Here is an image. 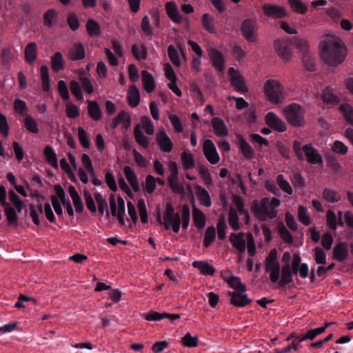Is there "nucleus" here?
<instances>
[{"instance_id":"1","label":"nucleus","mask_w":353,"mask_h":353,"mask_svg":"<svg viewBox=\"0 0 353 353\" xmlns=\"http://www.w3.org/2000/svg\"><path fill=\"white\" fill-rule=\"evenodd\" d=\"M321 57L324 62L335 66L341 63L347 55L345 43L338 37L329 35L320 43Z\"/></svg>"},{"instance_id":"2","label":"nucleus","mask_w":353,"mask_h":353,"mask_svg":"<svg viewBox=\"0 0 353 353\" xmlns=\"http://www.w3.org/2000/svg\"><path fill=\"white\" fill-rule=\"evenodd\" d=\"M281 205V201L277 198L272 200L268 197L261 199L259 202L254 200L251 203V211L260 221H265L267 219H274L277 216L276 208Z\"/></svg>"},{"instance_id":"3","label":"nucleus","mask_w":353,"mask_h":353,"mask_svg":"<svg viewBox=\"0 0 353 353\" xmlns=\"http://www.w3.org/2000/svg\"><path fill=\"white\" fill-rule=\"evenodd\" d=\"M224 279L232 288L235 290V291L228 292L230 297V304L235 307H243L252 303V300L245 293L246 286L241 283L239 277L231 275L230 276L224 277Z\"/></svg>"},{"instance_id":"4","label":"nucleus","mask_w":353,"mask_h":353,"mask_svg":"<svg viewBox=\"0 0 353 353\" xmlns=\"http://www.w3.org/2000/svg\"><path fill=\"white\" fill-rule=\"evenodd\" d=\"M299 49L302 54L309 52L308 41L305 39L294 37L288 40L277 39L274 41V48L278 55L285 61H289L292 57V46Z\"/></svg>"},{"instance_id":"5","label":"nucleus","mask_w":353,"mask_h":353,"mask_svg":"<svg viewBox=\"0 0 353 353\" xmlns=\"http://www.w3.org/2000/svg\"><path fill=\"white\" fill-rule=\"evenodd\" d=\"M263 92L267 100L272 104L279 105L285 100L284 88L278 80H267L263 85Z\"/></svg>"},{"instance_id":"6","label":"nucleus","mask_w":353,"mask_h":353,"mask_svg":"<svg viewBox=\"0 0 353 353\" xmlns=\"http://www.w3.org/2000/svg\"><path fill=\"white\" fill-rule=\"evenodd\" d=\"M283 114L287 121L294 128L302 127L305 124V109L300 104L292 103L285 106Z\"/></svg>"},{"instance_id":"7","label":"nucleus","mask_w":353,"mask_h":353,"mask_svg":"<svg viewBox=\"0 0 353 353\" xmlns=\"http://www.w3.org/2000/svg\"><path fill=\"white\" fill-rule=\"evenodd\" d=\"M259 26L254 18H247L242 21L240 31L243 37L248 43H256L258 40Z\"/></svg>"},{"instance_id":"8","label":"nucleus","mask_w":353,"mask_h":353,"mask_svg":"<svg viewBox=\"0 0 353 353\" xmlns=\"http://www.w3.org/2000/svg\"><path fill=\"white\" fill-rule=\"evenodd\" d=\"M228 75L230 76L231 85L235 91L243 94L248 92L245 79L237 70L233 67L229 68Z\"/></svg>"},{"instance_id":"9","label":"nucleus","mask_w":353,"mask_h":353,"mask_svg":"<svg viewBox=\"0 0 353 353\" xmlns=\"http://www.w3.org/2000/svg\"><path fill=\"white\" fill-rule=\"evenodd\" d=\"M156 141L159 149L163 152H170L173 149V143L167 135L164 128H161L156 134Z\"/></svg>"},{"instance_id":"10","label":"nucleus","mask_w":353,"mask_h":353,"mask_svg":"<svg viewBox=\"0 0 353 353\" xmlns=\"http://www.w3.org/2000/svg\"><path fill=\"white\" fill-rule=\"evenodd\" d=\"M264 14L274 19H283L287 15L285 9L280 6L265 3L262 7Z\"/></svg>"},{"instance_id":"11","label":"nucleus","mask_w":353,"mask_h":353,"mask_svg":"<svg viewBox=\"0 0 353 353\" xmlns=\"http://www.w3.org/2000/svg\"><path fill=\"white\" fill-rule=\"evenodd\" d=\"M265 121L270 128L277 132H283L287 130L285 122L273 112H269L266 114Z\"/></svg>"},{"instance_id":"12","label":"nucleus","mask_w":353,"mask_h":353,"mask_svg":"<svg viewBox=\"0 0 353 353\" xmlns=\"http://www.w3.org/2000/svg\"><path fill=\"white\" fill-rule=\"evenodd\" d=\"M203 151L204 156L212 164H216L220 160L216 147L210 139H206L203 142Z\"/></svg>"},{"instance_id":"13","label":"nucleus","mask_w":353,"mask_h":353,"mask_svg":"<svg viewBox=\"0 0 353 353\" xmlns=\"http://www.w3.org/2000/svg\"><path fill=\"white\" fill-rule=\"evenodd\" d=\"M208 55L214 68L218 72H223L225 70V59L223 54L217 49L211 48L208 50Z\"/></svg>"},{"instance_id":"14","label":"nucleus","mask_w":353,"mask_h":353,"mask_svg":"<svg viewBox=\"0 0 353 353\" xmlns=\"http://www.w3.org/2000/svg\"><path fill=\"white\" fill-rule=\"evenodd\" d=\"M303 151L307 161L310 164L323 163V158L317 150L311 143L303 146Z\"/></svg>"},{"instance_id":"15","label":"nucleus","mask_w":353,"mask_h":353,"mask_svg":"<svg viewBox=\"0 0 353 353\" xmlns=\"http://www.w3.org/2000/svg\"><path fill=\"white\" fill-rule=\"evenodd\" d=\"M38 57V48L35 42H30L27 44L24 49V57L29 65H32Z\"/></svg>"},{"instance_id":"16","label":"nucleus","mask_w":353,"mask_h":353,"mask_svg":"<svg viewBox=\"0 0 353 353\" xmlns=\"http://www.w3.org/2000/svg\"><path fill=\"white\" fill-rule=\"evenodd\" d=\"M348 255L347 245L345 242L336 243L333 250V258L339 261L343 262L346 260Z\"/></svg>"},{"instance_id":"17","label":"nucleus","mask_w":353,"mask_h":353,"mask_svg":"<svg viewBox=\"0 0 353 353\" xmlns=\"http://www.w3.org/2000/svg\"><path fill=\"white\" fill-rule=\"evenodd\" d=\"M165 11L168 17L176 23H181L182 16L181 15L178 8L174 1H169L165 3Z\"/></svg>"},{"instance_id":"18","label":"nucleus","mask_w":353,"mask_h":353,"mask_svg":"<svg viewBox=\"0 0 353 353\" xmlns=\"http://www.w3.org/2000/svg\"><path fill=\"white\" fill-rule=\"evenodd\" d=\"M192 219L197 229L201 230L205 227L206 223L205 215L196 207L194 203L192 204Z\"/></svg>"},{"instance_id":"19","label":"nucleus","mask_w":353,"mask_h":353,"mask_svg":"<svg viewBox=\"0 0 353 353\" xmlns=\"http://www.w3.org/2000/svg\"><path fill=\"white\" fill-rule=\"evenodd\" d=\"M244 235L243 232L232 233L230 237V241L232 246L240 252H244L246 248L245 241L243 239Z\"/></svg>"},{"instance_id":"20","label":"nucleus","mask_w":353,"mask_h":353,"mask_svg":"<svg viewBox=\"0 0 353 353\" xmlns=\"http://www.w3.org/2000/svg\"><path fill=\"white\" fill-rule=\"evenodd\" d=\"M281 279L279 281V288L284 287L293 281L292 275L294 274L291 270L290 264H285L281 268Z\"/></svg>"},{"instance_id":"21","label":"nucleus","mask_w":353,"mask_h":353,"mask_svg":"<svg viewBox=\"0 0 353 353\" xmlns=\"http://www.w3.org/2000/svg\"><path fill=\"white\" fill-rule=\"evenodd\" d=\"M212 125L216 136L226 137L228 134V128L222 119L214 117L212 119Z\"/></svg>"},{"instance_id":"22","label":"nucleus","mask_w":353,"mask_h":353,"mask_svg":"<svg viewBox=\"0 0 353 353\" xmlns=\"http://www.w3.org/2000/svg\"><path fill=\"white\" fill-rule=\"evenodd\" d=\"M88 104V115L95 121H98L102 118V113L99 105L95 101H86Z\"/></svg>"},{"instance_id":"23","label":"nucleus","mask_w":353,"mask_h":353,"mask_svg":"<svg viewBox=\"0 0 353 353\" xmlns=\"http://www.w3.org/2000/svg\"><path fill=\"white\" fill-rule=\"evenodd\" d=\"M321 99L327 105L334 106L339 103V97L334 94L330 87H326L321 93Z\"/></svg>"},{"instance_id":"24","label":"nucleus","mask_w":353,"mask_h":353,"mask_svg":"<svg viewBox=\"0 0 353 353\" xmlns=\"http://www.w3.org/2000/svg\"><path fill=\"white\" fill-rule=\"evenodd\" d=\"M192 266L198 269L203 275L214 276L216 272L215 268L205 261H194Z\"/></svg>"},{"instance_id":"25","label":"nucleus","mask_w":353,"mask_h":353,"mask_svg":"<svg viewBox=\"0 0 353 353\" xmlns=\"http://www.w3.org/2000/svg\"><path fill=\"white\" fill-rule=\"evenodd\" d=\"M196 194L200 203L205 207H210L212 205L211 198L208 192L202 186L195 187Z\"/></svg>"},{"instance_id":"26","label":"nucleus","mask_w":353,"mask_h":353,"mask_svg":"<svg viewBox=\"0 0 353 353\" xmlns=\"http://www.w3.org/2000/svg\"><path fill=\"white\" fill-rule=\"evenodd\" d=\"M239 145L241 151L247 159H252L254 156V151L249 143L241 136H239Z\"/></svg>"},{"instance_id":"27","label":"nucleus","mask_w":353,"mask_h":353,"mask_svg":"<svg viewBox=\"0 0 353 353\" xmlns=\"http://www.w3.org/2000/svg\"><path fill=\"white\" fill-rule=\"evenodd\" d=\"M143 85L145 91L148 93L153 92L155 89V83L153 76L147 70H142Z\"/></svg>"},{"instance_id":"28","label":"nucleus","mask_w":353,"mask_h":353,"mask_svg":"<svg viewBox=\"0 0 353 353\" xmlns=\"http://www.w3.org/2000/svg\"><path fill=\"white\" fill-rule=\"evenodd\" d=\"M43 154L45 156L47 163L52 168L58 169V161L57 154L54 149L50 145H46L43 150Z\"/></svg>"},{"instance_id":"29","label":"nucleus","mask_w":353,"mask_h":353,"mask_svg":"<svg viewBox=\"0 0 353 353\" xmlns=\"http://www.w3.org/2000/svg\"><path fill=\"white\" fill-rule=\"evenodd\" d=\"M128 103L132 108H136L140 102V93L135 85H132L127 96Z\"/></svg>"},{"instance_id":"30","label":"nucleus","mask_w":353,"mask_h":353,"mask_svg":"<svg viewBox=\"0 0 353 353\" xmlns=\"http://www.w3.org/2000/svg\"><path fill=\"white\" fill-rule=\"evenodd\" d=\"M201 23L203 27L209 33L215 34L216 30L214 27V19L212 16L208 13H204L201 17Z\"/></svg>"},{"instance_id":"31","label":"nucleus","mask_w":353,"mask_h":353,"mask_svg":"<svg viewBox=\"0 0 353 353\" xmlns=\"http://www.w3.org/2000/svg\"><path fill=\"white\" fill-rule=\"evenodd\" d=\"M85 57L84 45L81 43L75 44L70 50V58L72 61L82 60Z\"/></svg>"},{"instance_id":"32","label":"nucleus","mask_w":353,"mask_h":353,"mask_svg":"<svg viewBox=\"0 0 353 353\" xmlns=\"http://www.w3.org/2000/svg\"><path fill=\"white\" fill-rule=\"evenodd\" d=\"M23 127L29 132L32 134H38L39 132V128L37 123L34 119L30 115H26L23 119Z\"/></svg>"},{"instance_id":"33","label":"nucleus","mask_w":353,"mask_h":353,"mask_svg":"<svg viewBox=\"0 0 353 353\" xmlns=\"http://www.w3.org/2000/svg\"><path fill=\"white\" fill-rule=\"evenodd\" d=\"M51 66L54 72H59L64 68V60L60 52H57L51 58Z\"/></svg>"},{"instance_id":"34","label":"nucleus","mask_w":353,"mask_h":353,"mask_svg":"<svg viewBox=\"0 0 353 353\" xmlns=\"http://www.w3.org/2000/svg\"><path fill=\"white\" fill-rule=\"evenodd\" d=\"M302 62L305 70L310 72L316 70L315 59L310 52L302 54Z\"/></svg>"},{"instance_id":"35","label":"nucleus","mask_w":353,"mask_h":353,"mask_svg":"<svg viewBox=\"0 0 353 353\" xmlns=\"http://www.w3.org/2000/svg\"><path fill=\"white\" fill-rule=\"evenodd\" d=\"M85 28L90 37H98L101 34V27L94 19H89L87 21Z\"/></svg>"},{"instance_id":"36","label":"nucleus","mask_w":353,"mask_h":353,"mask_svg":"<svg viewBox=\"0 0 353 353\" xmlns=\"http://www.w3.org/2000/svg\"><path fill=\"white\" fill-rule=\"evenodd\" d=\"M4 212L9 225H17L18 216L14 209L10 205L4 207Z\"/></svg>"},{"instance_id":"37","label":"nucleus","mask_w":353,"mask_h":353,"mask_svg":"<svg viewBox=\"0 0 353 353\" xmlns=\"http://www.w3.org/2000/svg\"><path fill=\"white\" fill-rule=\"evenodd\" d=\"M181 161L183 168L185 170H189L192 169L194 165V160L193 155L190 152L184 151L181 153Z\"/></svg>"},{"instance_id":"38","label":"nucleus","mask_w":353,"mask_h":353,"mask_svg":"<svg viewBox=\"0 0 353 353\" xmlns=\"http://www.w3.org/2000/svg\"><path fill=\"white\" fill-rule=\"evenodd\" d=\"M134 134L136 141L144 148H148L149 146V140L139 129V124H137L134 128Z\"/></svg>"},{"instance_id":"39","label":"nucleus","mask_w":353,"mask_h":353,"mask_svg":"<svg viewBox=\"0 0 353 353\" xmlns=\"http://www.w3.org/2000/svg\"><path fill=\"white\" fill-rule=\"evenodd\" d=\"M141 29L146 37H150V39H152L154 35L153 28L150 24V19L148 15H145L142 18Z\"/></svg>"},{"instance_id":"40","label":"nucleus","mask_w":353,"mask_h":353,"mask_svg":"<svg viewBox=\"0 0 353 353\" xmlns=\"http://www.w3.org/2000/svg\"><path fill=\"white\" fill-rule=\"evenodd\" d=\"M57 20V12L54 9H49L43 14V24L51 28L54 26L53 21Z\"/></svg>"},{"instance_id":"41","label":"nucleus","mask_w":353,"mask_h":353,"mask_svg":"<svg viewBox=\"0 0 353 353\" xmlns=\"http://www.w3.org/2000/svg\"><path fill=\"white\" fill-rule=\"evenodd\" d=\"M291 9L297 13L304 14L307 11V7L301 0H288Z\"/></svg>"},{"instance_id":"42","label":"nucleus","mask_w":353,"mask_h":353,"mask_svg":"<svg viewBox=\"0 0 353 353\" xmlns=\"http://www.w3.org/2000/svg\"><path fill=\"white\" fill-rule=\"evenodd\" d=\"M278 232L281 238L285 243L288 244L292 243L293 237L282 222L279 223Z\"/></svg>"},{"instance_id":"43","label":"nucleus","mask_w":353,"mask_h":353,"mask_svg":"<svg viewBox=\"0 0 353 353\" xmlns=\"http://www.w3.org/2000/svg\"><path fill=\"white\" fill-rule=\"evenodd\" d=\"M190 220V210L188 204H183L181 209V223L183 229H187Z\"/></svg>"},{"instance_id":"44","label":"nucleus","mask_w":353,"mask_h":353,"mask_svg":"<svg viewBox=\"0 0 353 353\" xmlns=\"http://www.w3.org/2000/svg\"><path fill=\"white\" fill-rule=\"evenodd\" d=\"M132 54L138 61L145 60L148 56L147 48L145 45L141 46V54H139V48L137 44H133L131 48Z\"/></svg>"},{"instance_id":"45","label":"nucleus","mask_w":353,"mask_h":353,"mask_svg":"<svg viewBox=\"0 0 353 353\" xmlns=\"http://www.w3.org/2000/svg\"><path fill=\"white\" fill-rule=\"evenodd\" d=\"M216 238V230L214 226L208 227L206 229L204 240H203V245L205 248H208L215 240Z\"/></svg>"},{"instance_id":"46","label":"nucleus","mask_w":353,"mask_h":353,"mask_svg":"<svg viewBox=\"0 0 353 353\" xmlns=\"http://www.w3.org/2000/svg\"><path fill=\"white\" fill-rule=\"evenodd\" d=\"M323 197L330 203H336L341 199V196L337 192L327 188L323 191Z\"/></svg>"},{"instance_id":"47","label":"nucleus","mask_w":353,"mask_h":353,"mask_svg":"<svg viewBox=\"0 0 353 353\" xmlns=\"http://www.w3.org/2000/svg\"><path fill=\"white\" fill-rule=\"evenodd\" d=\"M276 183L279 186V189L281 188L289 195L292 194L293 190L289 182L285 179L284 176L283 174L277 175Z\"/></svg>"},{"instance_id":"48","label":"nucleus","mask_w":353,"mask_h":353,"mask_svg":"<svg viewBox=\"0 0 353 353\" xmlns=\"http://www.w3.org/2000/svg\"><path fill=\"white\" fill-rule=\"evenodd\" d=\"M340 110L346 121L353 124V109L351 105L348 103H343L340 106Z\"/></svg>"},{"instance_id":"49","label":"nucleus","mask_w":353,"mask_h":353,"mask_svg":"<svg viewBox=\"0 0 353 353\" xmlns=\"http://www.w3.org/2000/svg\"><path fill=\"white\" fill-rule=\"evenodd\" d=\"M228 222L233 230H237L239 229V216L237 212L234 207H230V208Z\"/></svg>"},{"instance_id":"50","label":"nucleus","mask_w":353,"mask_h":353,"mask_svg":"<svg viewBox=\"0 0 353 353\" xmlns=\"http://www.w3.org/2000/svg\"><path fill=\"white\" fill-rule=\"evenodd\" d=\"M70 89L72 94L75 97V98L81 101L83 99V92L81 90V88L80 84L75 80H72L70 82Z\"/></svg>"},{"instance_id":"51","label":"nucleus","mask_w":353,"mask_h":353,"mask_svg":"<svg viewBox=\"0 0 353 353\" xmlns=\"http://www.w3.org/2000/svg\"><path fill=\"white\" fill-rule=\"evenodd\" d=\"M176 214H179L174 212V208L170 202H167L165 204V211L164 214L163 223L168 222V225L170 223V221L175 219Z\"/></svg>"},{"instance_id":"52","label":"nucleus","mask_w":353,"mask_h":353,"mask_svg":"<svg viewBox=\"0 0 353 353\" xmlns=\"http://www.w3.org/2000/svg\"><path fill=\"white\" fill-rule=\"evenodd\" d=\"M168 54L170 61L174 65L177 67L181 65V61L179 57L178 51L173 45H170L168 46Z\"/></svg>"},{"instance_id":"53","label":"nucleus","mask_w":353,"mask_h":353,"mask_svg":"<svg viewBox=\"0 0 353 353\" xmlns=\"http://www.w3.org/2000/svg\"><path fill=\"white\" fill-rule=\"evenodd\" d=\"M227 228L225 219L224 215H221L218 219L217 223V233L218 237L221 240H223L225 238V229Z\"/></svg>"},{"instance_id":"54","label":"nucleus","mask_w":353,"mask_h":353,"mask_svg":"<svg viewBox=\"0 0 353 353\" xmlns=\"http://www.w3.org/2000/svg\"><path fill=\"white\" fill-rule=\"evenodd\" d=\"M332 323H326L323 327L310 330L306 333V338H308V339L311 341L314 340L318 335L323 333Z\"/></svg>"},{"instance_id":"55","label":"nucleus","mask_w":353,"mask_h":353,"mask_svg":"<svg viewBox=\"0 0 353 353\" xmlns=\"http://www.w3.org/2000/svg\"><path fill=\"white\" fill-rule=\"evenodd\" d=\"M169 186L172 191L175 194H183L185 192L183 185L179 183V179H168Z\"/></svg>"},{"instance_id":"56","label":"nucleus","mask_w":353,"mask_h":353,"mask_svg":"<svg viewBox=\"0 0 353 353\" xmlns=\"http://www.w3.org/2000/svg\"><path fill=\"white\" fill-rule=\"evenodd\" d=\"M83 197L85 199V202L87 208L92 213L96 212L97 208L95 205L94 201L90 192L88 190H84Z\"/></svg>"},{"instance_id":"57","label":"nucleus","mask_w":353,"mask_h":353,"mask_svg":"<svg viewBox=\"0 0 353 353\" xmlns=\"http://www.w3.org/2000/svg\"><path fill=\"white\" fill-rule=\"evenodd\" d=\"M57 89L59 94L64 101H68L70 99L68 88L63 80L58 81Z\"/></svg>"},{"instance_id":"58","label":"nucleus","mask_w":353,"mask_h":353,"mask_svg":"<svg viewBox=\"0 0 353 353\" xmlns=\"http://www.w3.org/2000/svg\"><path fill=\"white\" fill-rule=\"evenodd\" d=\"M233 203L237 208L240 214L244 215L246 219H249L248 212L244 210V203L243 199L240 196L236 195L233 197Z\"/></svg>"},{"instance_id":"59","label":"nucleus","mask_w":353,"mask_h":353,"mask_svg":"<svg viewBox=\"0 0 353 353\" xmlns=\"http://www.w3.org/2000/svg\"><path fill=\"white\" fill-rule=\"evenodd\" d=\"M198 336H192L190 333H187L182 339V344L188 347H194L197 346Z\"/></svg>"},{"instance_id":"60","label":"nucleus","mask_w":353,"mask_h":353,"mask_svg":"<svg viewBox=\"0 0 353 353\" xmlns=\"http://www.w3.org/2000/svg\"><path fill=\"white\" fill-rule=\"evenodd\" d=\"M78 136L81 145L83 148L88 149L90 146V142L86 131L81 127H79L78 129Z\"/></svg>"},{"instance_id":"61","label":"nucleus","mask_w":353,"mask_h":353,"mask_svg":"<svg viewBox=\"0 0 353 353\" xmlns=\"http://www.w3.org/2000/svg\"><path fill=\"white\" fill-rule=\"evenodd\" d=\"M79 80L82 88L88 94H91L94 92V88L89 77L81 75Z\"/></svg>"},{"instance_id":"62","label":"nucleus","mask_w":353,"mask_h":353,"mask_svg":"<svg viewBox=\"0 0 353 353\" xmlns=\"http://www.w3.org/2000/svg\"><path fill=\"white\" fill-rule=\"evenodd\" d=\"M67 23L70 28L76 31L79 28V21L77 14L74 12H70L67 16Z\"/></svg>"},{"instance_id":"63","label":"nucleus","mask_w":353,"mask_h":353,"mask_svg":"<svg viewBox=\"0 0 353 353\" xmlns=\"http://www.w3.org/2000/svg\"><path fill=\"white\" fill-rule=\"evenodd\" d=\"M13 57L14 55L10 48H4L2 49L1 58L3 65H8Z\"/></svg>"},{"instance_id":"64","label":"nucleus","mask_w":353,"mask_h":353,"mask_svg":"<svg viewBox=\"0 0 353 353\" xmlns=\"http://www.w3.org/2000/svg\"><path fill=\"white\" fill-rule=\"evenodd\" d=\"M65 112L67 117L70 119H76L80 115L79 107L72 103L66 104Z\"/></svg>"}]
</instances>
